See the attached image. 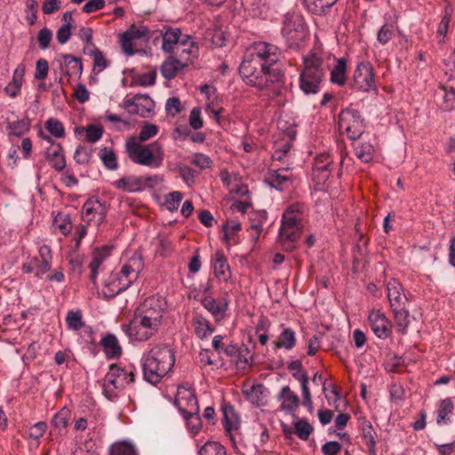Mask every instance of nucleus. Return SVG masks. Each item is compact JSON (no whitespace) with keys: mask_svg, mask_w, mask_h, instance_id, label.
<instances>
[{"mask_svg":"<svg viewBox=\"0 0 455 455\" xmlns=\"http://www.w3.org/2000/svg\"><path fill=\"white\" fill-rule=\"evenodd\" d=\"M165 302L160 296H151L138 307L133 319L122 325V331L132 341H146L154 336L162 323Z\"/></svg>","mask_w":455,"mask_h":455,"instance_id":"nucleus-1","label":"nucleus"},{"mask_svg":"<svg viewBox=\"0 0 455 455\" xmlns=\"http://www.w3.org/2000/svg\"><path fill=\"white\" fill-rule=\"evenodd\" d=\"M239 73L247 84L267 91L273 96L282 97L286 91L283 75L278 69L265 65H261L259 69L251 66L249 60H243L239 67Z\"/></svg>","mask_w":455,"mask_h":455,"instance_id":"nucleus-2","label":"nucleus"},{"mask_svg":"<svg viewBox=\"0 0 455 455\" xmlns=\"http://www.w3.org/2000/svg\"><path fill=\"white\" fill-rule=\"evenodd\" d=\"M175 363L174 351L166 345H156L141 357L145 380L157 384L172 369Z\"/></svg>","mask_w":455,"mask_h":455,"instance_id":"nucleus-3","label":"nucleus"},{"mask_svg":"<svg viewBox=\"0 0 455 455\" xmlns=\"http://www.w3.org/2000/svg\"><path fill=\"white\" fill-rule=\"evenodd\" d=\"M124 148L133 164L149 168H158L163 164L164 153L158 141L143 144L136 142V140H126Z\"/></svg>","mask_w":455,"mask_h":455,"instance_id":"nucleus-4","label":"nucleus"},{"mask_svg":"<svg viewBox=\"0 0 455 455\" xmlns=\"http://www.w3.org/2000/svg\"><path fill=\"white\" fill-rule=\"evenodd\" d=\"M302 210L300 204L290 205L283 214L279 243L285 251H292L301 232Z\"/></svg>","mask_w":455,"mask_h":455,"instance_id":"nucleus-5","label":"nucleus"},{"mask_svg":"<svg viewBox=\"0 0 455 455\" xmlns=\"http://www.w3.org/2000/svg\"><path fill=\"white\" fill-rule=\"evenodd\" d=\"M134 377L133 366L122 367L120 364H111L102 380V394L108 400H115L126 385L134 381Z\"/></svg>","mask_w":455,"mask_h":455,"instance_id":"nucleus-6","label":"nucleus"},{"mask_svg":"<svg viewBox=\"0 0 455 455\" xmlns=\"http://www.w3.org/2000/svg\"><path fill=\"white\" fill-rule=\"evenodd\" d=\"M281 56V51L274 44L265 42L254 43L246 52L243 60H249L255 68L261 65L270 67L276 63Z\"/></svg>","mask_w":455,"mask_h":455,"instance_id":"nucleus-7","label":"nucleus"},{"mask_svg":"<svg viewBox=\"0 0 455 455\" xmlns=\"http://www.w3.org/2000/svg\"><path fill=\"white\" fill-rule=\"evenodd\" d=\"M331 54L324 51L321 45L314 48L303 56V71L324 77L326 70L330 68Z\"/></svg>","mask_w":455,"mask_h":455,"instance_id":"nucleus-8","label":"nucleus"},{"mask_svg":"<svg viewBox=\"0 0 455 455\" xmlns=\"http://www.w3.org/2000/svg\"><path fill=\"white\" fill-rule=\"evenodd\" d=\"M52 262V253L51 248L43 244L38 248V256L30 257L25 261L21 269L23 273H34L35 276L41 278L44 274L50 271Z\"/></svg>","mask_w":455,"mask_h":455,"instance_id":"nucleus-9","label":"nucleus"},{"mask_svg":"<svg viewBox=\"0 0 455 455\" xmlns=\"http://www.w3.org/2000/svg\"><path fill=\"white\" fill-rule=\"evenodd\" d=\"M339 128L351 140L358 139L363 132V124L355 109L342 110L339 117Z\"/></svg>","mask_w":455,"mask_h":455,"instance_id":"nucleus-10","label":"nucleus"},{"mask_svg":"<svg viewBox=\"0 0 455 455\" xmlns=\"http://www.w3.org/2000/svg\"><path fill=\"white\" fill-rule=\"evenodd\" d=\"M282 34L291 44L302 41L306 36L303 17L299 13H287L284 16Z\"/></svg>","mask_w":455,"mask_h":455,"instance_id":"nucleus-11","label":"nucleus"},{"mask_svg":"<svg viewBox=\"0 0 455 455\" xmlns=\"http://www.w3.org/2000/svg\"><path fill=\"white\" fill-rule=\"evenodd\" d=\"M123 108L131 115L148 116L155 108V103L148 95L137 94L132 98H124Z\"/></svg>","mask_w":455,"mask_h":455,"instance_id":"nucleus-12","label":"nucleus"},{"mask_svg":"<svg viewBox=\"0 0 455 455\" xmlns=\"http://www.w3.org/2000/svg\"><path fill=\"white\" fill-rule=\"evenodd\" d=\"M354 84L362 92L375 90V75L373 67L370 62H361L357 65L354 73Z\"/></svg>","mask_w":455,"mask_h":455,"instance_id":"nucleus-13","label":"nucleus"},{"mask_svg":"<svg viewBox=\"0 0 455 455\" xmlns=\"http://www.w3.org/2000/svg\"><path fill=\"white\" fill-rule=\"evenodd\" d=\"M175 404L182 415L199 412V406L194 392L186 387L180 386L177 389Z\"/></svg>","mask_w":455,"mask_h":455,"instance_id":"nucleus-14","label":"nucleus"},{"mask_svg":"<svg viewBox=\"0 0 455 455\" xmlns=\"http://www.w3.org/2000/svg\"><path fill=\"white\" fill-rule=\"evenodd\" d=\"M54 63L58 64L62 76L80 77L82 75L83 64L81 60L71 54H59Z\"/></svg>","mask_w":455,"mask_h":455,"instance_id":"nucleus-15","label":"nucleus"},{"mask_svg":"<svg viewBox=\"0 0 455 455\" xmlns=\"http://www.w3.org/2000/svg\"><path fill=\"white\" fill-rule=\"evenodd\" d=\"M107 208L96 198L88 199L83 206V217L88 223L100 225L106 217Z\"/></svg>","mask_w":455,"mask_h":455,"instance_id":"nucleus-16","label":"nucleus"},{"mask_svg":"<svg viewBox=\"0 0 455 455\" xmlns=\"http://www.w3.org/2000/svg\"><path fill=\"white\" fill-rule=\"evenodd\" d=\"M369 324L379 339H387L391 334V324L380 310H371L368 316Z\"/></svg>","mask_w":455,"mask_h":455,"instance_id":"nucleus-17","label":"nucleus"},{"mask_svg":"<svg viewBox=\"0 0 455 455\" xmlns=\"http://www.w3.org/2000/svg\"><path fill=\"white\" fill-rule=\"evenodd\" d=\"M42 138L51 145L46 150V159L51 166L60 172L66 167V159L63 148L60 143H54L48 135H42Z\"/></svg>","mask_w":455,"mask_h":455,"instance_id":"nucleus-18","label":"nucleus"},{"mask_svg":"<svg viewBox=\"0 0 455 455\" xmlns=\"http://www.w3.org/2000/svg\"><path fill=\"white\" fill-rule=\"evenodd\" d=\"M143 267L144 262L142 257L138 253H134L122 265L118 272L124 278L129 280L132 284L137 280L139 274L142 271Z\"/></svg>","mask_w":455,"mask_h":455,"instance_id":"nucleus-19","label":"nucleus"},{"mask_svg":"<svg viewBox=\"0 0 455 455\" xmlns=\"http://www.w3.org/2000/svg\"><path fill=\"white\" fill-rule=\"evenodd\" d=\"M132 284L130 281L119 275L118 271H114L108 276L103 288V293L106 297H115L123 291L128 289Z\"/></svg>","mask_w":455,"mask_h":455,"instance_id":"nucleus-20","label":"nucleus"},{"mask_svg":"<svg viewBox=\"0 0 455 455\" xmlns=\"http://www.w3.org/2000/svg\"><path fill=\"white\" fill-rule=\"evenodd\" d=\"M201 303L203 307L212 314L215 321L220 322L224 319L228 307L227 299L221 298L216 299L212 296H205L202 299Z\"/></svg>","mask_w":455,"mask_h":455,"instance_id":"nucleus-21","label":"nucleus"},{"mask_svg":"<svg viewBox=\"0 0 455 455\" xmlns=\"http://www.w3.org/2000/svg\"><path fill=\"white\" fill-rule=\"evenodd\" d=\"M331 163L332 159L329 154H321L315 157L312 175L317 183H322L328 180L331 173L330 164Z\"/></svg>","mask_w":455,"mask_h":455,"instance_id":"nucleus-22","label":"nucleus"},{"mask_svg":"<svg viewBox=\"0 0 455 455\" xmlns=\"http://www.w3.org/2000/svg\"><path fill=\"white\" fill-rule=\"evenodd\" d=\"M243 394L251 403L262 406L266 403L268 392L261 384H248L243 386Z\"/></svg>","mask_w":455,"mask_h":455,"instance_id":"nucleus-23","label":"nucleus"},{"mask_svg":"<svg viewBox=\"0 0 455 455\" xmlns=\"http://www.w3.org/2000/svg\"><path fill=\"white\" fill-rule=\"evenodd\" d=\"M196 52L197 47L196 46L193 38L188 35H185L182 36L174 54L177 58L188 65V63L196 57Z\"/></svg>","mask_w":455,"mask_h":455,"instance_id":"nucleus-24","label":"nucleus"},{"mask_svg":"<svg viewBox=\"0 0 455 455\" xmlns=\"http://www.w3.org/2000/svg\"><path fill=\"white\" fill-rule=\"evenodd\" d=\"M322 76L301 70L299 74V88L304 94H316L319 92Z\"/></svg>","mask_w":455,"mask_h":455,"instance_id":"nucleus-25","label":"nucleus"},{"mask_svg":"<svg viewBox=\"0 0 455 455\" xmlns=\"http://www.w3.org/2000/svg\"><path fill=\"white\" fill-rule=\"evenodd\" d=\"M387 294L391 307L404 306L406 297L398 280L391 279L387 282Z\"/></svg>","mask_w":455,"mask_h":455,"instance_id":"nucleus-26","label":"nucleus"},{"mask_svg":"<svg viewBox=\"0 0 455 455\" xmlns=\"http://www.w3.org/2000/svg\"><path fill=\"white\" fill-rule=\"evenodd\" d=\"M291 173L287 169L270 171L267 178L268 184L277 190H283L291 183Z\"/></svg>","mask_w":455,"mask_h":455,"instance_id":"nucleus-27","label":"nucleus"},{"mask_svg":"<svg viewBox=\"0 0 455 455\" xmlns=\"http://www.w3.org/2000/svg\"><path fill=\"white\" fill-rule=\"evenodd\" d=\"M212 268L214 275L219 281L227 283L231 278L229 265L221 251L216 252Z\"/></svg>","mask_w":455,"mask_h":455,"instance_id":"nucleus-28","label":"nucleus"},{"mask_svg":"<svg viewBox=\"0 0 455 455\" xmlns=\"http://www.w3.org/2000/svg\"><path fill=\"white\" fill-rule=\"evenodd\" d=\"M181 39L182 35L180 28H167L163 34V51L168 53H174Z\"/></svg>","mask_w":455,"mask_h":455,"instance_id":"nucleus-29","label":"nucleus"},{"mask_svg":"<svg viewBox=\"0 0 455 455\" xmlns=\"http://www.w3.org/2000/svg\"><path fill=\"white\" fill-rule=\"evenodd\" d=\"M116 188L134 193L144 189L143 177L127 176L121 178L114 182Z\"/></svg>","mask_w":455,"mask_h":455,"instance_id":"nucleus-30","label":"nucleus"},{"mask_svg":"<svg viewBox=\"0 0 455 455\" xmlns=\"http://www.w3.org/2000/svg\"><path fill=\"white\" fill-rule=\"evenodd\" d=\"M241 228V223L235 220H229L225 223L223 226V240L228 247L238 244L241 242L238 235Z\"/></svg>","mask_w":455,"mask_h":455,"instance_id":"nucleus-31","label":"nucleus"},{"mask_svg":"<svg viewBox=\"0 0 455 455\" xmlns=\"http://www.w3.org/2000/svg\"><path fill=\"white\" fill-rule=\"evenodd\" d=\"M188 65L176 56H171L161 67L163 76L168 80L174 78L178 72L182 70Z\"/></svg>","mask_w":455,"mask_h":455,"instance_id":"nucleus-32","label":"nucleus"},{"mask_svg":"<svg viewBox=\"0 0 455 455\" xmlns=\"http://www.w3.org/2000/svg\"><path fill=\"white\" fill-rule=\"evenodd\" d=\"M24 74L25 67L19 65L13 72L12 81L4 88L5 93L11 98H15L20 92Z\"/></svg>","mask_w":455,"mask_h":455,"instance_id":"nucleus-33","label":"nucleus"},{"mask_svg":"<svg viewBox=\"0 0 455 455\" xmlns=\"http://www.w3.org/2000/svg\"><path fill=\"white\" fill-rule=\"evenodd\" d=\"M192 325L196 335L201 339H208L214 331V327L210 321L201 315L194 316Z\"/></svg>","mask_w":455,"mask_h":455,"instance_id":"nucleus-34","label":"nucleus"},{"mask_svg":"<svg viewBox=\"0 0 455 455\" xmlns=\"http://www.w3.org/2000/svg\"><path fill=\"white\" fill-rule=\"evenodd\" d=\"M104 353L108 359L119 357L122 354V347L114 334H107L100 340Z\"/></svg>","mask_w":455,"mask_h":455,"instance_id":"nucleus-35","label":"nucleus"},{"mask_svg":"<svg viewBox=\"0 0 455 455\" xmlns=\"http://www.w3.org/2000/svg\"><path fill=\"white\" fill-rule=\"evenodd\" d=\"M283 327V331L279 336L274 340V346L275 349L284 348L291 350L296 344V334L295 331L290 327Z\"/></svg>","mask_w":455,"mask_h":455,"instance_id":"nucleus-36","label":"nucleus"},{"mask_svg":"<svg viewBox=\"0 0 455 455\" xmlns=\"http://www.w3.org/2000/svg\"><path fill=\"white\" fill-rule=\"evenodd\" d=\"M279 397L282 401L280 409L287 412L294 411L299 406V397L288 386L282 388Z\"/></svg>","mask_w":455,"mask_h":455,"instance_id":"nucleus-37","label":"nucleus"},{"mask_svg":"<svg viewBox=\"0 0 455 455\" xmlns=\"http://www.w3.org/2000/svg\"><path fill=\"white\" fill-rule=\"evenodd\" d=\"M331 60L336 63L331 70V82L337 85H344L347 81V61L344 58L335 59L331 56Z\"/></svg>","mask_w":455,"mask_h":455,"instance_id":"nucleus-38","label":"nucleus"},{"mask_svg":"<svg viewBox=\"0 0 455 455\" xmlns=\"http://www.w3.org/2000/svg\"><path fill=\"white\" fill-rule=\"evenodd\" d=\"M222 411L225 429L231 435L233 431H235L240 427V419L231 405H224Z\"/></svg>","mask_w":455,"mask_h":455,"instance_id":"nucleus-39","label":"nucleus"},{"mask_svg":"<svg viewBox=\"0 0 455 455\" xmlns=\"http://www.w3.org/2000/svg\"><path fill=\"white\" fill-rule=\"evenodd\" d=\"M82 132L85 134L86 141L90 143H96L99 141L103 135V128L98 124H88L84 127H76L75 130V133L76 136H79Z\"/></svg>","mask_w":455,"mask_h":455,"instance_id":"nucleus-40","label":"nucleus"},{"mask_svg":"<svg viewBox=\"0 0 455 455\" xmlns=\"http://www.w3.org/2000/svg\"><path fill=\"white\" fill-rule=\"evenodd\" d=\"M360 427L362 431V435L369 448L371 453L375 452V445H376V432L374 431L372 425L370 421L365 419L360 421Z\"/></svg>","mask_w":455,"mask_h":455,"instance_id":"nucleus-41","label":"nucleus"},{"mask_svg":"<svg viewBox=\"0 0 455 455\" xmlns=\"http://www.w3.org/2000/svg\"><path fill=\"white\" fill-rule=\"evenodd\" d=\"M159 127L156 124L146 123L140 129L138 136H131L127 140H136V142L143 143L157 135Z\"/></svg>","mask_w":455,"mask_h":455,"instance_id":"nucleus-42","label":"nucleus"},{"mask_svg":"<svg viewBox=\"0 0 455 455\" xmlns=\"http://www.w3.org/2000/svg\"><path fill=\"white\" fill-rule=\"evenodd\" d=\"M453 411V403L450 398L443 399L440 402L437 410L436 422L438 425H446L450 422V414Z\"/></svg>","mask_w":455,"mask_h":455,"instance_id":"nucleus-43","label":"nucleus"},{"mask_svg":"<svg viewBox=\"0 0 455 455\" xmlns=\"http://www.w3.org/2000/svg\"><path fill=\"white\" fill-rule=\"evenodd\" d=\"M395 320L396 322L398 331L404 333L409 324V313L404 306L391 307Z\"/></svg>","mask_w":455,"mask_h":455,"instance_id":"nucleus-44","label":"nucleus"},{"mask_svg":"<svg viewBox=\"0 0 455 455\" xmlns=\"http://www.w3.org/2000/svg\"><path fill=\"white\" fill-rule=\"evenodd\" d=\"M110 455H137V451L132 443L119 441L110 446Z\"/></svg>","mask_w":455,"mask_h":455,"instance_id":"nucleus-45","label":"nucleus"},{"mask_svg":"<svg viewBox=\"0 0 455 455\" xmlns=\"http://www.w3.org/2000/svg\"><path fill=\"white\" fill-rule=\"evenodd\" d=\"M29 122L27 119L8 122L6 131L9 135L22 136L29 130Z\"/></svg>","mask_w":455,"mask_h":455,"instance_id":"nucleus-46","label":"nucleus"},{"mask_svg":"<svg viewBox=\"0 0 455 455\" xmlns=\"http://www.w3.org/2000/svg\"><path fill=\"white\" fill-rule=\"evenodd\" d=\"M100 158L108 170H116L118 167L116 156L112 148H104L100 151Z\"/></svg>","mask_w":455,"mask_h":455,"instance_id":"nucleus-47","label":"nucleus"},{"mask_svg":"<svg viewBox=\"0 0 455 455\" xmlns=\"http://www.w3.org/2000/svg\"><path fill=\"white\" fill-rule=\"evenodd\" d=\"M205 111L211 118L220 124V114L223 112V108L220 106V99L217 97L205 102Z\"/></svg>","mask_w":455,"mask_h":455,"instance_id":"nucleus-48","label":"nucleus"},{"mask_svg":"<svg viewBox=\"0 0 455 455\" xmlns=\"http://www.w3.org/2000/svg\"><path fill=\"white\" fill-rule=\"evenodd\" d=\"M252 215L255 217L251 225V237L252 239H258L260 232L262 231V226L267 221V212H252Z\"/></svg>","mask_w":455,"mask_h":455,"instance_id":"nucleus-49","label":"nucleus"},{"mask_svg":"<svg viewBox=\"0 0 455 455\" xmlns=\"http://www.w3.org/2000/svg\"><path fill=\"white\" fill-rule=\"evenodd\" d=\"M198 455H226V450L219 442H207L199 450Z\"/></svg>","mask_w":455,"mask_h":455,"instance_id":"nucleus-50","label":"nucleus"},{"mask_svg":"<svg viewBox=\"0 0 455 455\" xmlns=\"http://www.w3.org/2000/svg\"><path fill=\"white\" fill-rule=\"evenodd\" d=\"M86 53H89L93 56V72L95 74L100 73L108 66V63L103 56L102 52L96 47H94L91 51H88Z\"/></svg>","mask_w":455,"mask_h":455,"instance_id":"nucleus-51","label":"nucleus"},{"mask_svg":"<svg viewBox=\"0 0 455 455\" xmlns=\"http://www.w3.org/2000/svg\"><path fill=\"white\" fill-rule=\"evenodd\" d=\"M294 433L301 439L307 440L311 432L313 431V427L305 419H298L294 421Z\"/></svg>","mask_w":455,"mask_h":455,"instance_id":"nucleus-52","label":"nucleus"},{"mask_svg":"<svg viewBox=\"0 0 455 455\" xmlns=\"http://www.w3.org/2000/svg\"><path fill=\"white\" fill-rule=\"evenodd\" d=\"M46 130L55 138H63L65 136V128L63 124L55 118H49L45 123Z\"/></svg>","mask_w":455,"mask_h":455,"instance_id":"nucleus-53","label":"nucleus"},{"mask_svg":"<svg viewBox=\"0 0 455 455\" xmlns=\"http://www.w3.org/2000/svg\"><path fill=\"white\" fill-rule=\"evenodd\" d=\"M67 324L70 330L81 331L84 327V323L82 320L81 311H69L66 318Z\"/></svg>","mask_w":455,"mask_h":455,"instance_id":"nucleus-54","label":"nucleus"},{"mask_svg":"<svg viewBox=\"0 0 455 455\" xmlns=\"http://www.w3.org/2000/svg\"><path fill=\"white\" fill-rule=\"evenodd\" d=\"M374 154V148L370 143H362L355 148L356 156L364 163L370 162Z\"/></svg>","mask_w":455,"mask_h":455,"instance_id":"nucleus-55","label":"nucleus"},{"mask_svg":"<svg viewBox=\"0 0 455 455\" xmlns=\"http://www.w3.org/2000/svg\"><path fill=\"white\" fill-rule=\"evenodd\" d=\"M54 226L64 235L69 234L72 229L70 218L66 214H58L54 219Z\"/></svg>","mask_w":455,"mask_h":455,"instance_id":"nucleus-56","label":"nucleus"},{"mask_svg":"<svg viewBox=\"0 0 455 455\" xmlns=\"http://www.w3.org/2000/svg\"><path fill=\"white\" fill-rule=\"evenodd\" d=\"M181 200L182 194L179 191H173L165 196L164 205L168 211L174 212L178 210Z\"/></svg>","mask_w":455,"mask_h":455,"instance_id":"nucleus-57","label":"nucleus"},{"mask_svg":"<svg viewBox=\"0 0 455 455\" xmlns=\"http://www.w3.org/2000/svg\"><path fill=\"white\" fill-rule=\"evenodd\" d=\"M337 0H304L306 7L311 12H321L332 6Z\"/></svg>","mask_w":455,"mask_h":455,"instance_id":"nucleus-58","label":"nucleus"},{"mask_svg":"<svg viewBox=\"0 0 455 455\" xmlns=\"http://www.w3.org/2000/svg\"><path fill=\"white\" fill-rule=\"evenodd\" d=\"M79 38L84 43V51L87 52L95 46L92 43V30L90 28L82 27L78 33Z\"/></svg>","mask_w":455,"mask_h":455,"instance_id":"nucleus-59","label":"nucleus"},{"mask_svg":"<svg viewBox=\"0 0 455 455\" xmlns=\"http://www.w3.org/2000/svg\"><path fill=\"white\" fill-rule=\"evenodd\" d=\"M190 162L200 169L211 168L212 165V160L203 153L193 154Z\"/></svg>","mask_w":455,"mask_h":455,"instance_id":"nucleus-60","label":"nucleus"},{"mask_svg":"<svg viewBox=\"0 0 455 455\" xmlns=\"http://www.w3.org/2000/svg\"><path fill=\"white\" fill-rule=\"evenodd\" d=\"M450 20L451 16L446 12V14L441 20L436 31V39L439 44H443L444 42V38L449 29Z\"/></svg>","mask_w":455,"mask_h":455,"instance_id":"nucleus-61","label":"nucleus"},{"mask_svg":"<svg viewBox=\"0 0 455 455\" xmlns=\"http://www.w3.org/2000/svg\"><path fill=\"white\" fill-rule=\"evenodd\" d=\"M394 35V25L393 24H384L379 29L377 39L381 44H387Z\"/></svg>","mask_w":455,"mask_h":455,"instance_id":"nucleus-62","label":"nucleus"},{"mask_svg":"<svg viewBox=\"0 0 455 455\" xmlns=\"http://www.w3.org/2000/svg\"><path fill=\"white\" fill-rule=\"evenodd\" d=\"M52 38V33L51 29H49L48 28H44L40 29L37 35L39 48L42 50H46L50 45Z\"/></svg>","mask_w":455,"mask_h":455,"instance_id":"nucleus-63","label":"nucleus"},{"mask_svg":"<svg viewBox=\"0 0 455 455\" xmlns=\"http://www.w3.org/2000/svg\"><path fill=\"white\" fill-rule=\"evenodd\" d=\"M183 417L186 419L188 430L192 433H196L201 427V419L198 412L187 413V415H183Z\"/></svg>","mask_w":455,"mask_h":455,"instance_id":"nucleus-64","label":"nucleus"}]
</instances>
